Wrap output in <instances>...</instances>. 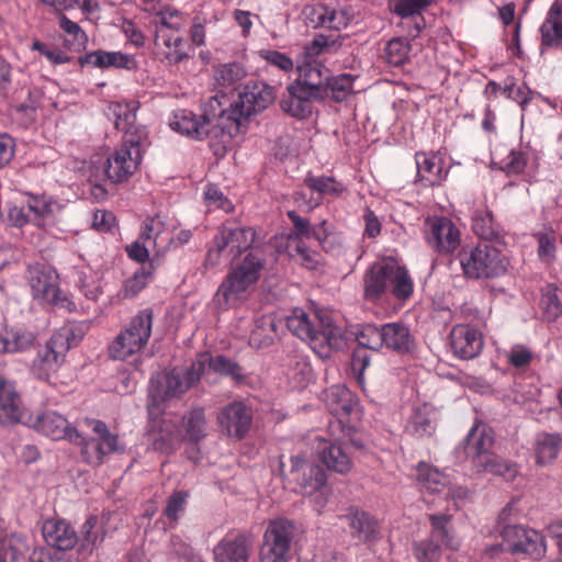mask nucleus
Returning <instances> with one entry per match:
<instances>
[{
  "instance_id": "44",
  "label": "nucleus",
  "mask_w": 562,
  "mask_h": 562,
  "mask_svg": "<svg viewBox=\"0 0 562 562\" xmlns=\"http://www.w3.org/2000/svg\"><path fill=\"white\" fill-rule=\"evenodd\" d=\"M199 360L207 363L209 368L221 375L231 378L236 384L244 383L246 381V374L244 369L236 361L222 356H202Z\"/></svg>"
},
{
  "instance_id": "49",
  "label": "nucleus",
  "mask_w": 562,
  "mask_h": 562,
  "mask_svg": "<svg viewBox=\"0 0 562 562\" xmlns=\"http://www.w3.org/2000/svg\"><path fill=\"white\" fill-rule=\"evenodd\" d=\"M355 78L349 74H341L338 76L328 75L325 86V99L331 98L336 102H341L347 99L353 88Z\"/></svg>"
},
{
  "instance_id": "33",
  "label": "nucleus",
  "mask_w": 562,
  "mask_h": 562,
  "mask_svg": "<svg viewBox=\"0 0 562 562\" xmlns=\"http://www.w3.org/2000/svg\"><path fill=\"white\" fill-rule=\"evenodd\" d=\"M383 347L397 353H407L414 347V338L402 323H389L382 326Z\"/></svg>"
},
{
  "instance_id": "28",
  "label": "nucleus",
  "mask_w": 562,
  "mask_h": 562,
  "mask_svg": "<svg viewBox=\"0 0 562 562\" xmlns=\"http://www.w3.org/2000/svg\"><path fill=\"white\" fill-rule=\"evenodd\" d=\"M24 408L14 386L0 376V424L13 425L23 422Z\"/></svg>"
},
{
  "instance_id": "26",
  "label": "nucleus",
  "mask_w": 562,
  "mask_h": 562,
  "mask_svg": "<svg viewBox=\"0 0 562 562\" xmlns=\"http://www.w3.org/2000/svg\"><path fill=\"white\" fill-rule=\"evenodd\" d=\"M155 52L161 60L178 64L189 58V44L176 31L166 27L156 30Z\"/></svg>"
},
{
  "instance_id": "13",
  "label": "nucleus",
  "mask_w": 562,
  "mask_h": 562,
  "mask_svg": "<svg viewBox=\"0 0 562 562\" xmlns=\"http://www.w3.org/2000/svg\"><path fill=\"white\" fill-rule=\"evenodd\" d=\"M503 550L514 555L540 560L546 555L544 537L537 530L518 525H507L501 532Z\"/></svg>"
},
{
  "instance_id": "7",
  "label": "nucleus",
  "mask_w": 562,
  "mask_h": 562,
  "mask_svg": "<svg viewBox=\"0 0 562 562\" xmlns=\"http://www.w3.org/2000/svg\"><path fill=\"white\" fill-rule=\"evenodd\" d=\"M207 106L210 110H205V113L201 116L188 110L175 112L169 123L170 127L194 139H203L207 136L217 138L221 136L224 144L228 143L232 137L224 136L222 128L218 126L221 102L214 97L210 100Z\"/></svg>"
},
{
  "instance_id": "46",
  "label": "nucleus",
  "mask_w": 562,
  "mask_h": 562,
  "mask_svg": "<svg viewBox=\"0 0 562 562\" xmlns=\"http://www.w3.org/2000/svg\"><path fill=\"white\" fill-rule=\"evenodd\" d=\"M540 308L548 322H554L562 315V288L549 283L541 289Z\"/></svg>"
},
{
  "instance_id": "36",
  "label": "nucleus",
  "mask_w": 562,
  "mask_h": 562,
  "mask_svg": "<svg viewBox=\"0 0 562 562\" xmlns=\"http://www.w3.org/2000/svg\"><path fill=\"white\" fill-rule=\"evenodd\" d=\"M562 449V435L558 432H540L533 445L536 463L547 465L554 461Z\"/></svg>"
},
{
  "instance_id": "20",
  "label": "nucleus",
  "mask_w": 562,
  "mask_h": 562,
  "mask_svg": "<svg viewBox=\"0 0 562 562\" xmlns=\"http://www.w3.org/2000/svg\"><path fill=\"white\" fill-rule=\"evenodd\" d=\"M22 423L54 440L67 439L72 442L79 439L78 430L70 425L65 416L55 411H47L35 416L31 415Z\"/></svg>"
},
{
  "instance_id": "42",
  "label": "nucleus",
  "mask_w": 562,
  "mask_h": 562,
  "mask_svg": "<svg viewBox=\"0 0 562 562\" xmlns=\"http://www.w3.org/2000/svg\"><path fill=\"white\" fill-rule=\"evenodd\" d=\"M88 326L86 324L69 323L59 328L52 337V345L59 349V353H67L85 337Z\"/></svg>"
},
{
  "instance_id": "48",
  "label": "nucleus",
  "mask_w": 562,
  "mask_h": 562,
  "mask_svg": "<svg viewBox=\"0 0 562 562\" xmlns=\"http://www.w3.org/2000/svg\"><path fill=\"white\" fill-rule=\"evenodd\" d=\"M27 551L24 536L10 533L0 538V562H19Z\"/></svg>"
},
{
  "instance_id": "3",
  "label": "nucleus",
  "mask_w": 562,
  "mask_h": 562,
  "mask_svg": "<svg viewBox=\"0 0 562 562\" xmlns=\"http://www.w3.org/2000/svg\"><path fill=\"white\" fill-rule=\"evenodd\" d=\"M458 260L464 277L471 280L497 279L505 276L510 267V259L504 249L491 241L463 247Z\"/></svg>"
},
{
  "instance_id": "45",
  "label": "nucleus",
  "mask_w": 562,
  "mask_h": 562,
  "mask_svg": "<svg viewBox=\"0 0 562 562\" xmlns=\"http://www.w3.org/2000/svg\"><path fill=\"white\" fill-rule=\"evenodd\" d=\"M277 336V325L270 315H263L255 321L254 328L249 335V345L261 349L272 345Z\"/></svg>"
},
{
  "instance_id": "10",
  "label": "nucleus",
  "mask_w": 562,
  "mask_h": 562,
  "mask_svg": "<svg viewBox=\"0 0 562 562\" xmlns=\"http://www.w3.org/2000/svg\"><path fill=\"white\" fill-rule=\"evenodd\" d=\"M27 280L33 299L41 305L56 306L69 312L75 310V304L67 297L61 296L58 274L50 267L31 266L27 271Z\"/></svg>"
},
{
  "instance_id": "34",
  "label": "nucleus",
  "mask_w": 562,
  "mask_h": 562,
  "mask_svg": "<svg viewBox=\"0 0 562 562\" xmlns=\"http://www.w3.org/2000/svg\"><path fill=\"white\" fill-rule=\"evenodd\" d=\"M319 318L317 315L312 317L303 310L295 308L290 315L285 317V325L288 329L301 340H304L311 345L313 336L316 333L317 324Z\"/></svg>"
},
{
  "instance_id": "63",
  "label": "nucleus",
  "mask_w": 562,
  "mask_h": 562,
  "mask_svg": "<svg viewBox=\"0 0 562 562\" xmlns=\"http://www.w3.org/2000/svg\"><path fill=\"white\" fill-rule=\"evenodd\" d=\"M26 204L27 209L38 217L53 215L59 209V204L46 195H30Z\"/></svg>"
},
{
  "instance_id": "59",
  "label": "nucleus",
  "mask_w": 562,
  "mask_h": 562,
  "mask_svg": "<svg viewBox=\"0 0 562 562\" xmlns=\"http://www.w3.org/2000/svg\"><path fill=\"white\" fill-rule=\"evenodd\" d=\"M153 276V268H140L132 278L127 279L123 286L124 297H134L137 295L148 283Z\"/></svg>"
},
{
  "instance_id": "64",
  "label": "nucleus",
  "mask_w": 562,
  "mask_h": 562,
  "mask_svg": "<svg viewBox=\"0 0 562 562\" xmlns=\"http://www.w3.org/2000/svg\"><path fill=\"white\" fill-rule=\"evenodd\" d=\"M357 340L360 347L379 350L383 347L382 326L367 325L358 334Z\"/></svg>"
},
{
  "instance_id": "52",
  "label": "nucleus",
  "mask_w": 562,
  "mask_h": 562,
  "mask_svg": "<svg viewBox=\"0 0 562 562\" xmlns=\"http://www.w3.org/2000/svg\"><path fill=\"white\" fill-rule=\"evenodd\" d=\"M304 183L310 190L317 192L322 196H339L346 190L342 183L338 182L331 177L325 176H307L304 180Z\"/></svg>"
},
{
  "instance_id": "57",
  "label": "nucleus",
  "mask_w": 562,
  "mask_h": 562,
  "mask_svg": "<svg viewBox=\"0 0 562 562\" xmlns=\"http://www.w3.org/2000/svg\"><path fill=\"white\" fill-rule=\"evenodd\" d=\"M189 493L187 491H175L167 499L164 509L165 516L169 519L171 527H175L186 512Z\"/></svg>"
},
{
  "instance_id": "31",
  "label": "nucleus",
  "mask_w": 562,
  "mask_h": 562,
  "mask_svg": "<svg viewBox=\"0 0 562 562\" xmlns=\"http://www.w3.org/2000/svg\"><path fill=\"white\" fill-rule=\"evenodd\" d=\"M350 528L351 536L363 542L378 539L380 527L376 519L362 510H353L342 517Z\"/></svg>"
},
{
  "instance_id": "24",
  "label": "nucleus",
  "mask_w": 562,
  "mask_h": 562,
  "mask_svg": "<svg viewBox=\"0 0 562 562\" xmlns=\"http://www.w3.org/2000/svg\"><path fill=\"white\" fill-rule=\"evenodd\" d=\"M439 412L424 403L413 407L405 424V432L414 438H430L436 434L439 424Z\"/></svg>"
},
{
  "instance_id": "22",
  "label": "nucleus",
  "mask_w": 562,
  "mask_h": 562,
  "mask_svg": "<svg viewBox=\"0 0 562 562\" xmlns=\"http://www.w3.org/2000/svg\"><path fill=\"white\" fill-rule=\"evenodd\" d=\"M217 422L225 434L243 439L250 429L252 414L243 402H233L221 409Z\"/></svg>"
},
{
  "instance_id": "37",
  "label": "nucleus",
  "mask_w": 562,
  "mask_h": 562,
  "mask_svg": "<svg viewBox=\"0 0 562 562\" xmlns=\"http://www.w3.org/2000/svg\"><path fill=\"white\" fill-rule=\"evenodd\" d=\"M541 42L546 46L562 44V3L553 2L540 27Z\"/></svg>"
},
{
  "instance_id": "58",
  "label": "nucleus",
  "mask_w": 562,
  "mask_h": 562,
  "mask_svg": "<svg viewBox=\"0 0 562 562\" xmlns=\"http://www.w3.org/2000/svg\"><path fill=\"white\" fill-rule=\"evenodd\" d=\"M81 550L91 552L99 543L103 541V533L98 527V517L90 516L81 527Z\"/></svg>"
},
{
  "instance_id": "61",
  "label": "nucleus",
  "mask_w": 562,
  "mask_h": 562,
  "mask_svg": "<svg viewBox=\"0 0 562 562\" xmlns=\"http://www.w3.org/2000/svg\"><path fill=\"white\" fill-rule=\"evenodd\" d=\"M246 75L244 67L237 63H229L221 65L215 71L216 81L223 86L228 87L237 81H240Z\"/></svg>"
},
{
  "instance_id": "53",
  "label": "nucleus",
  "mask_w": 562,
  "mask_h": 562,
  "mask_svg": "<svg viewBox=\"0 0 562 562\" xmlns=\"http://www.w3.org/2000/svg\"><path fill=\"white\" fill-rule=\"evenodd\" d=\"M289 97L281 101V109L293 117L304 119L312 113L311 101L313 98H302L293 93L291 85L286 88Z\"/></svg>"
},
{
  "instance_id": "18",
  "label": "nucleus",
  "mask_w": 562,
  "mask_h": 562,
  "mask_svg": "<svg viewBox=\"0 0 562 562\" xmlns=\"http://www.w3.org/2000/svg\"><path fill=\"white\" fill-rule=\"evenodd\" d=\"M449 349L460 360H472L479 357L484 348L483 333L470 324H456L449 336Z\"/></svg>"
},
{
  "instance_id": "32",
  "label": "nucleus",
  "mask_w": 562,
  "mask_h": 562,
  "mask_svg": "<svg viewBox=\"0 0 562 562\" xmlns=\"http://www.w3.org/2000/svg\"><path fill=\"white\" fill-rule=\"evenodd\" d=\"M138 110V102H111L106 109V115L114 120V125L117 130L123 131L126 136L127 133H136L138 130H146L144 126L136 125V112Z\"/></svg>"
},
{
  "instance_id": "25",
  "label": "nucleus",
  "mask_w": 562,
  "mask_h": 562,
  "mask_svg": "<svg viewBox=\"0 0 562 562\" xmlns=\"http://www.w3.org/2000/svg\"><path fill=\"white\" fill-rule=\"evenodd\" d=\"M147 436L148 449L161 453L172 452L183 438L176 420L168 417L155 422Z\"/></svg>"
},
{
  "instance_id": "12",
  "label": "nucleus",
  "mask_w": 562,
  "mask_h": 562,
  "mask_svg": "<svg viewBox=\"0 0 562 562\" xmlns=\"http://www.w3.org/2000/svg\"><path fill=\"white\" fill-rule=\"evenodd\" d=\"M431 538L417 542L414 546V555L418 562H438L441 558V548L435 542L441 541L446 548L458 550L461 541L449 528L451 516L447 514L429 515Z\"/></svg>"
},
{
  "instance_id": "19",
  "label": "nucleus",
  "mask_w": 562,
  "mask_h": 562,
  "mask_svg": "<svg viewBox=\"0 0 562 562\" xmlns=\"http://www.w3.org/2000/svg\"><path fill=\"white\" fill-rule=\"evenodd\" d=\"M416 481L423 493L439 494L446 499L461 498L464 494L462 488L452 484L446 474L426 462H419L416 465Z\"/></svg>"
},
{
  "instance_id": "41",
  "label": "nucleus",
  "mask_w": 562,
  "mask_h": 562,
  "mask_svg": "<svg viewBox=\"0 0 562 562\" xmlns=\"http://www.w3.org/2000/svg\"><path fill=\"white\" fill-rule=\"evenodd\" d=\"M288 217L294 227L291 238L295 244L303 243V239L315 238L322 245L327 238L326 221H323L317 227H311L308 221L301 217L295 211H289Z\"/></svg>"
},
{
  "instance_id": "35",
  "label": "nucleus",
  "mask_w": 562,
  "mask_h": 562,
  "mask_svg": "<svg viewBox=\"0 0 562 562\" xmlns=\"http://www.w3.org/2000/svg\"><path fill=\"white\" fill-rule=\"evenodd\" d=\"M66 353H59V349L48 340L45 348L38 352L32 363L33 374L41 380H46L52 373L56 372L64 361Z\"/></svg>"
},
{
  "instance_id": "21",
  "label": "nucleus",
  "mask_w": 562,
  "mask_h": 562,
  "mask_svg": "<svg viewBox=\"0 0 562 562\" xmlns=\"http://www.w3.org/2000/svg\"><path fill=\"white\" fill-rule=\"evenodd\" d=\"M255 240V229L237 222L224 223L214 236V245L220 249H226L231 255L250 248Z\"/></svg>"
},
{
  "instance_id": "6",
  "label": "nucleus",
  "mask_w": 562,
  "mask_h": 562,
  "mask_svg": "<svg viewBox=\"0 0 562 562\" xmlns=\"http://www.w3.org/2000/svg\"><path fill=\"white\" fill-rule=\"evenodd\" d=\"M147 140V131L138 130L123 136L122 144L104 160V176L112 183L127 181L139 168Z\"/></svg>"
},
{
  "instance_id": "60",
  "label": "nucleus",
  "mask_w": 562,
  "mask_h": 562,
  "mask_svg": "<svg viewBox=\"0 0 562 562\" xmlns=\"http://www.w3.org/2000/svg\"><path fill=\"white\" fill-rule=\"evenodd\" d=\"M59 26L69 36L70 46L75 49L85 47L88 37L78 23L69 20L65 14H59Z\"/></svg>"
},
{
  "instance_id": "5",
  "label": "nucleus",
  "mask_w": 562,
  "mask_h": 562,
  "mask_svg": "<svg viewBox=\"0 0 562 562\" xmlns=\"http://www.w3.org/2000/svg\"><path fill=\"white\" fill-rule=\"evenodd\" d=\"M204 372V362L196 360L184 371L178 369L162 370L151 375L148 386V396L151 406L178 400L191 387L196 385Z\"/></svg>"
},
{
  "instance_id": "30",
  "label": "nucleus",
  "mask_w": 562,
  "mask_h": 562,
  "mask_svg": "<svg viewBox=\"0 0 562 562\" xmlns=\"http://www.w3.org/2000/svg\"><path fill=\"white\" fill-rule=\"evenodd\" d=\"M467 453L472 459L474 468L480 465L481 458L487 459L493 453L490 449L493 446L494 438L492 431L485 426L475 425L465 437Z\"/></svg>"
},
{
  "instance_id": "56",
  "label": "nucleus",
  "mask_w": 562,
  "mask_h": 562,
  "mask_svg": "<svg viewBox=\"0 0 562 562\" xmlns=\"http://www.w3.org/2000/svg\"><path fill=\"white\" fill-rule=\"evenodd\" d=\"M472 228L475 235L488 241L497 235L492 212L487 209L476 210L472 218Z\"/></svg>"
},
{
  "instance_id": "4",
  "label": "nucleus",
  "mask_w": 562,
  "mask_h": 562,
  "mask_svg": "<svg viewBox=\"0 0 562 562\" xmlns=\"http://www.w3.org/2000/svg\"><path fill=\"white\" fill-rule=\"evenodd\" d=\"M276 93L272 87L267 83L249 82L239 93V101L232 104L229 109H221L218 126L224 136L233 137L238 133L241 119L267 109L274 100Z\"/></svg>"
},
{
  "instance_id": "55",
  "label": "nucleus",
  "mask_w": 562,
  "mask_h": 562,
  "mask_svg": "<svg viewBox=\"0 0 562 562\" xmlns=\"http://www.w3.org/2000/svg\"><path fill=\"white\" fill-rule=\"evenodd\" d=\"M186 437L190 441H199L205 436L206 420L203 408H193L183 417Z\"/></svg>"
},
{
  "instance_id": "9",
  "label": "nucleus",
  "mask_w": 562,
  "mask_h": 562,
  "mask_svg": "<svg viewBox=\"0 0 562 562\" xmlns=\"http://www.w3.org/2000/svg\"><path fill=\"white\" fill-rule=\"evenodd\" d=\"M87 424L92 429L94 437L86 438L79 434V439L72 441L80 447V456L85 463L97 468L104 463L106 456L125 451L124 443L121 442L116 434L110 431L104 422L87 419Z\"/></svg>"
},
{
  "instance_id": "23",
  "label": "nucleus",
  "mask_w": 562,
  "mask_h": 562,
  "mask_svg": "<svg viewBox=\"0 0 562 562\" xmlns=\"http://www.w3.org/2000/svg\"><path fill=\"white\" fill-rule=\"evenodd\" d=\"M251 536L245 532L226 535L213 549L215 562H248Z\"/></svg>"
},
{
  "instance_id": "50",
  "label": "nucleus",
  "mask_w": 562,
  "mask_h": 562,
  "mask_svg": "<svg viewBox=\"0 0 562 562\" xmlns=\"http://www.w3.org/2000/svg\"><path fill=\"white\" fill-rule=\"evenodd\" d=\"M475 469L479 472H490L499 475L506 481H513L518 474V469L515 463L504 461L496 454H492L487 459L481 458L480 465Z\"/></svg>"
},
{
  "instance_id": "1",
  "label": "nucleus",
  "mask_w": 562,
  "mask_h": 562,
  "mask_svg": "<svg viewBox=\"0 0 562 562\" xmlns=\"http://www.w3.org/2000/svg\"><path fill=\"white\" fill-rule=\"evenodd\" d=\"M266 259L261 252L250 251L237 261L220 284L214 302L217 308L228 310L247 299L249 289L260 279Z\"/></svg>"
},
{
  "instance_id": "11",
  "label": "nucleus",
  "mask_w": 562,
  "mask_h": 562,
  "mask_svg": "<svg viewBox=\"0 0 562 562\" xmlns=\"http://www.w3.org/2000/svg\"><path fill=\"white\" fill-rule=\"evenodd\" d=\"M294 530L292 521L285 518L271 520L263 532L259 562H289Z\"/></svg>"
},
{
  "instance_id": "29",
  "label": "nucleus",
  "mask_w": 562,
  "mask_h": 562,
  "mask_svg": "<svg viewBox=\"0 0 562 562\" xmlns=\"http://www.w3.org/2000/svg\"><path fill=\"white\" fill-rule=\"evenodd\" d=\"M345 344L342 331L339 327L319 319L316 333L311 341V348L321 357H328L331 350L340 349Z\"/></svg>"
},
{
  "instance_id": "39",
  "label": "nucleus",
  "mask_w": 562,
  "mask_h": 562,
  "mask_svg": "<svg viewBox=\"0 0 562 562\" xmlns=\"http://www.w3.org/2000/svg\"><path fill=\"white\" fill-rule=\"evenodd\" d=\"M417 176L424 186H437L445 178L442 161L437 156L416 154Z\"/></svg>"
},
{
  "instance_id": "2",
  "label": "nucleus",
  "mask_w": 562,
  "mask_h": 562,
  "mask_svg": "<svg viewBox=\"0 0 562 562\" xmlns=\"http://www.w3.org/2000/svg\"><path fill=\"white\" fill-rule=\"evenodd\" d=\"M363 290L364 299L370 302L379 301L387 291L405 301L413 294L414 283L404 266L395 260H382L367 270Z\"/></svg>"
},
{
  "instance_id": "47",
  "label": "nucleus",
  "mask_w": 562,
  "mask_h": 562,
  "mask_svg": "<svg viewBox=\"0 0 562 562\" xmlns=\"http://www.w3.org/2000/svg\"><path fill=\"white\" fill-rule=\"evenodd\" d=\"M319 458L327 469L340 474L348 473L352 468L350 457L339 445L326 443L319 451Z\"/></svg>"
},
{
  "instance_id": "17",
  "label": "nucleus",
  "mask_w": 562,
  "mask_h": 562,
  "mask_svg": "<svg viewBox=\"0 0 562 562\" xmlns=\"http://www.w3.org/2000/svg\"><path fill=\"white\" fill-rule=\"evenodd\" d=\"M301 18L306 26L334 31L346 29L351 21V15L347 10L321 2L304 5Z\"/></svg>"
},
{
  "instance_id": "43",
  "label": "nucleus",
  "mask_w": 562,
  "mask_h": 562,
  "mask_svg": "<svg viewBox=\"0 0 562 562\" xmlns=\"http://www.w3.org/2000/svg\"><path fill=\"white\" fill-rule=\"evenodd\" d=\"M85 61L86 64L100 68L116 67L133 69L136 66V61L132 55L123 54L121 52L95 50L88 54Z\"/></svg>"
},
{
  "instance_id": "54",
  "label": "nucleus",
  "mask_w": 562,
  "mask_h": 562,
  "mask_svg": "<svg viewBox=\"0 0 562 562\" xmlns=\"http://www.w3.org/2000/svg\"><path fill=\"white\" fill-rule=\"evenodd\" d=\"M409 52V42L404 37H395L387 42L384 57L389 65L398 67L407 60Z\"/></svg>"
},
{
  "instance_id": "27",
  "label": "nucleus",
  "mask_w": 562,
  "mask_h": 562,
  "mask_svg": "<svg viewBox=\"0 0 562 562\" xmlns=\"http://www.w3.org/2000/svg\"><path fill=\"white\" fill-rule=\"evenodd\" d=\"M45 543L57 551H69L78 543V536L70 522L61 518H48L42 526Z\"/></svg>"
},
{
  "instance_id": "14",
  "label": "nucleus",
  "mask_w": 562,
  "mask_h": 562,
  "mask_svg": "<svg viewBox=\"0 0 562 562\" xmlns=\"http://www.w3.org/2000/svg\"><path fill=\"white\" fill-rule=\"evenodd\" d=\"M297 71V79L290 83L293 93L313 98L314 101L325 100V86L330 70L323 63L301 55Z\"/></svg>"
},
{
  "instance_id": "38",
  "label": "nucleus",
  "mask_w": 562,
  "mask_h": 562,
  "mask_svg": "<svg viewBox=\"0 0 562 562\" xmlns=\"http://www.w3.org/2000/svg\"><path fill=\"white\" fill-rule=\"evenodd\" d=\"M342 43L344 36L340 34H316L311 42L304 45L301 55L317 60L321 56L336 54Z\"/></svg>"
},
{
  "instance_id": "62",
  "label": "nucleus",
  "mask_w": 562,
  "mask_h": 562,
  "mask_svg": "<svg viewBox=\"0 0 562 562\" xmlns=\"http://www.w3.org/2000/svg\"><path fill=\"white\" fill-rule=\"evenodd\" d=\"M430 4V0H390L392 11L402 18L419 15Z\"/></svg>"
},
{
  "instance_id": "8",
  "label": "nucleus",
  "mask_w": 562,
  "mask_h": 562,
  "mask_svg": "<svg viewBox=\"0 0 562 562\" xmlns=\"http://www.w3.org/2000/svg\"><path fill=\"white\" fill-rule=\"evenodd\" d=\"M153 312L149 308L138 312L109 346V355L115 360H126L140 352L151 335Z\"/></svg>"
},
{
  "instance_id": "16",
  "label": "nucleus",
  "mask_w": 562,
  "mask_h": 562,
  "mask_svg": "<svg viewBox=\"0 0 562 562\" xmlns=\"http://www.w3.org/2000/svg\"><path fill=\"white\" fill-rule=\"evenodd\" d=\"M425 238L435 251L449 255L460 246L461 233L450 218L434 216L425 221Z\"/></svg>"
},
{
  "instance_id": "51",
  "label": "nucleus",
  "mask_w": 562,
  "mask_h": 562,
  "mask_svg": "<svg viewBox=\"0 0 562 562\" xmlns=\"http://www.w3.org/2000/svg\"><path fill=\"white\" fill-rule=\"evenodd\" d=\"M475 469L479 472H490L499 475L506 481H513L518 474V469L515 463L504 461L496 454H492L487 459L481 458L480 465Z\"/></svg>"
},
{
  "instance_id": "40",
  "label": "nucleus",
  "mask_w": 562,
  "mask_h": 562,
  "mask_svg": "<svg viewBox=\"0 0 562 562\" xmlns=\"http://www.w3.org/2000/svg\"><path fill=\"white\" fill-rule=\"evenodd\" d=\"M324 402L328 411L338 417L347 416L352 411V394L340 384L333 385L324 392Z\"/></svg>"
},
{
  "instance_id": "15",
  "label": "nucleus",
  "mask_w": 562,
  "mask_h": 562,
  "mask_svg": "<svg viewBox=\"0 0 562 562\" xmlns=\"http://www.w3.org/2000/svg\"><path fill=\"white\" fill-rule=\"evenodd\" d=\"M281 471L289 483H295L303 494H313L325 487L327 475L323 468L300 456L290 458L289 468L281 462Z\"/></svg>"
}]
</instances>
